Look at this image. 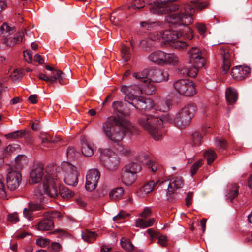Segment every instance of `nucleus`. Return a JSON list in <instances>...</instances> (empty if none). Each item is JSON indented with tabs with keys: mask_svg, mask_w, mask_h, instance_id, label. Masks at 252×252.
<instances>
[{
	"mask_svg": "<svg viewBox=\"0 0 252 252\" xmlns=\"http://www.w3.org/2000/svg\"><path fill=\"white\" fill-rule=\"evenodd\" d=\"M102 132L107 139L116 144L115 151L120 155L129 156L131 153L130 148L120 144L127 133L135 130L133 124L126 118L117 116L109 117L102 124Z\"/></svg>",
	"mask_w": 252,
	"mask_h": 252,
	"instance_id": "f257e3e1",
	"label": "nucleus"
},
{
	"mask_svg": "<svg viewBox=\"0 0 252 252\" xmlns=\"http://www.w3.org/2000/svg\"><path fill=\"white\" fill-rule=\"evenodd\" d=\"M149 10L154 14L166 13L168 12H177L165 17L166 22L170 24H189L192 21L191 15L195 12L194 8L189 4H177L172 3L169 5H150Z\"/></svg>",
	"mask_w": 252,
	"mask_h": 252,
	"instance_id": "f03ea898",
	"label": "nucleus"
},
{
	"mask_svg": "<svg viewBox=\"0 0 252 252\" xmlns=\"http://www.w3.org/2000/svg\"><path fill=\"white\" fill-rule=\"evenodd\" d=\"M60 168H48L45 170L43 185L35 189V195L37 197L46 194L52 198H55L59 194L58 186L60 181Z\"/></svg>",
	"mask_w": 252,
	"mask_h": 252,
	"instance_id": "7ed1b4c3",
	"label": "nucleus"
},
{
	"mask_svg": "<svg viewBox=\"0 0 252 252\" xmlns=\"http://www.w3.org/2000/svg\"><path fill=\"white\" fill-rule=\"evenodd\" d=\"M168 116H160L158 114H144L138 119V124L147 131L155 140L160 139L162 136L163 123Z\"/></svg>",
	"mask_w": 252,
	"mask_h": 252,
	"instance_id": "20e7f679",
	"label": "nucleus"
},
{
	"mask_svg": "<svg viewBox=\"0 0 252 252\" xmlns=\"http://www.w3.org/2000/svg\"><path fill=\"white\" fill-rule=\"evenodd\" d=\"M135 86L123 85L121 91L124 93L125 101L139 110L150 111L154 106L153 100L149 98L135 95L133 91H136Z\"/></svg>",
	"mask_w": 252,
	"mask_h": 252,
	"instance_id": "39448f33",
	"label": "nucleus"
},
{
	"mask_svg": "<svg viewBox=\"0 0 252 252\" xmlns=\"http://www.w3.org/2000/svg\"><path fill=\"white\" fill-rule=\"evenodd\" d=\"M197 110L193 103L186 105L176 114L174 123L179 128L182 129L188 126Z\"/></svg>",
	"mask_w": 252,
	"mask_h": 252,
	"instance_id": "423d86ee",
	"label": "nucleus"
},
{
	"mask_svg": "<svg viewBox=\"0 0 252 252\" xmlns=\"http://www.w3.org/2000/svg\"><path fill=\"white\" fill-rule=\"evenodd\" d=\"M55 168H60V178L63 175L64 182L69 186H75L78 183V177L79 175L76 167L72 164L64 162L61 167L55 166Z\"/></svg>",
	"mask_w": 252,
	"mask_h": 252,
	"instance_id": "0eeeda50",
	"label": "nucleus"
},
{
	"mask_svg": "<svg viewBox=\"0 0 252 252\" xmlns=\"http://www.w3.org/2000/svg\"><path fill=\"white\" fill-rule=\"evenodd\" d=\"M173 88L179 94L191 96L196 94L195 85L192 81L187 79H180L173 83Z\"/></svg>",
	"mask_w": 252,
	"mask_h": 252,
	"instance_id": "6e6552de",
	"label": "nucleus"
},
{
	"mask_svg": "<svg viewBox=\"0 0 252 252\" xmlns=\"http://www.w3.org/2000/svg\"><path fill=\"white\" fill-rule=\"evenodd\" d=\"M21 181L22 175L20 171L11 167L6 176L7 188L11 191L16 190L19 187Z\"/></svg>",
	"mask_w": 252,
	"mask_h": 252,
	"instance_id": "1a4fd4ad",
	"label": "nucleus"
},
{
	"mask_svg": "<svg viewBox=\"0 0 252 252\" xmlns=\"http://www.w3.org/2000/svg\"><path fill=\"white\" fill-rule=\"evenodd\" d=\"M48 168H55V166H47L45 168L42 163H39L33 166L30 173L29 183L31 184L39 183L43 176L46 174L45 170Z\"/></svg>",
	"mask_w": 252,
	"mask_h": 252,
	"instance_id": "9d476101",
	"label": "nucleus"
},
{
	"mask_svg": "<svg viewBox=\"0 0 252 252\" xmlns=\"http://www.w3.org/2000/svg\"><path fill=\"white\" fill-rule=\"evenodd\" d=\"M100 174L96 169L89 170L86 176V189L89 191H92L96 188Z\"/></svg>",
	"mask_w": 252,
	"mask_h": 252,
	"instance_id": "9b49d317",
	"label": "nucleus"
},
{
	"mask_svg": "<svg viewBox=\"0 0 252 252\" xmlns=\"http://www.w3.org/2000/svg\"><path fill=\"white\" fill-rule=\"evenodd\" d=\"M187 56L190 63H195V66L200 68L204 66V60L202 57V53L200 49L194 47L189 49L187 52Z\"/></svg>",
	"mask_w": 252,
	"mask_h": 252,
	"instance_id": "f8f14e48",
	"label": "nucleus"
},
{
	"mask_svg": "<svg viewBox=\"0 0 252 252\" xmlns=\"http://www.w3.org/2000/svg\"><path fill=\"white\" fill-rule=\"evenodd\" d=\"M169 74L165 69H150V80L153 82H163L168 80Z\"/></svg>",
	"mask_w": 252,
	"mask_h": 252,
	"instance_id": "ddd939ff",
	"label": "nucleus"
},
{
	"mask_svg": "<svg viewBox=\"0 0 252 252\" xmlns=\"http://www.w3.org/2000/svg\"><path fill=\"white\" fill-rule=\"evenodd\" d=\"M220 54L223 58V71L226 73L228 71L231 67L234 53L231 50H229L228 49L221 48L220 50Z\"/></svg>",
	"mask_w": 252,
	"mask_h": 252,
	"instance_id": "4468645a",
	"label": "nucleus"
},
{
	"mask_svg": "<svg viewBox=\"0 0 252 252\" xmlns=\"http://www.w3.org/2000/svg\"><path fill=\"white\" fill-rule=\"evenodd\" d=\"M184 183L181 177H172L169 182L167 189V196H171L178 189L182 188Z\"/></svg>",
	"mask_w": 252,
	"mask_h": 252,
	"instance_id": "2eb2a0df",
	"label": "nucleus"
},
{
	"mask_svg": "<svg viewBox=\"0 0 252 252\" xmlns=\"http://www.w3.org/2000/svg\"><path fill=\"white\" fill-rule=\"evenodd\" d=\"M250 68L246 66H238L232 68L231 71L232 77L236 79H243L250 74Z\"/></svg>",
	"mask_w": 252,
	"mask_h": 252,
	"instance_id": "dca6fc26",
	"label": "nucleus"
},
{
	"mask_svg": "<svg viewBox=\"0 0 252 252\" xmlns=\"http://www.w3.org/2000/svg\"><path fill=\"white\" fill-rule=\"evenodd\" d=\"M151 82L152 81L150 80L146 81V82L141 85V87L134 85V86L136 88V91H133V92L138 94H145L147 95H151L154 94L156 92V87Z\"/></svg>",
	"mask_w": 252,
	"mask_h": 252,
	"instance_id": "f3484780",
	"label": "nucleus"
},
{
	"mask_svg": "<svg viewBox=\"0 0 252 252\" xmlns=\"http://www.w3.org/2000/svg\"><path fill=\"white\" fill-rule=\"evenodd\" d=\"M165 53L161 50H156L149 54L147 58L148 60L153 63L159 66H163Z\"/></svg>",
	"mask_w": 252,
	"mask_h": 252,
	"instance_id": "a211bd4d",
	"label": "nucleus"
},
{
	"mask_svg": "<svg viewBox=\"0 0 252 252\" xmlns=\"http://www.w3.org/2000/svg\"><path fill=\"white\" fill-rule=\"evenodd\" d=\"M54 227V223L52 220L44 217L36 225L35 228L39 231H46L52 230Z\"/></svg>",
	"mask_w": 252,
	"mask_h": 252,
	"instance_id": "6ab92c4d",
	"label": "nucleus"
},
{
	"mask_svg": "<svg viewBox=\"0 0 252 252\" xmlns=\"http://www.w3.org/2000/svg\"><path fill=\"white\" fill-rule=\"evenodd\" d=\"M162 36V43L169 46L179 38V33L176 31L168 30L163 31Z\"/></svg>",
	"mask_w": 252,
	"mask_h": 252,
	"instance_id": "aec40b11",
	"label": "nucleus"
},
{
	"mask_svg": "<svg viewBox=\"0 0 252 252\" xmlns=\"http://www.w3.org/2000/svg\"><path fill=\"white\" fill-rule=\"evenodd\" d=\"M149 156L145 153H141L136 157L137 160L139 162L146 163L150 167L153 172H156L158 169V165L153 161L149 160Z\"/></svg>",
	"mask_w": 252,
	"mask_h": 252,
	"instance_id": "412c9836",
	"label": "nucleus"
},
{
	"mask_svg": "<svg viewBox=\"0 0 252 252\" xmlns=\"http://www.w3.org/2000/svg\"><path fill=\"white\" fill-rule=\"evenodd\" d=\"M112 107L113 110V113L116 115L114 116L117 117H123L124 118H126V117L122 116H119L120 114L126 116V112H125V107L126 105H125L122 101H114L112 104ZM127 119H128L127 118Z\"/></svg>",
	"mask_w": 252,
	"mask_h": 252,
	"instance_id": "4be33fe9",
	"label": "nucleus"
},
{
	"mask_svg": "<svg viewBox=\"0 0 252 252\" xmlns=\"http://www.w3.org/2000/svg\"><path fill=\"white\" fill-rule=\"evenodd\" d=\"M178 56L174 53H165L163 65L175 66L179 63Z\"/></svg>",
	"mask_w": 252,
	"mask_h": 252,
	"instance_id": "5701e85b",
	"label": "nucleus"
},
{
	"mask_svg": "<svg viewBox=\"0 0 252 252\" xmlns=\"http://www.w3.org/2000/svg\"><path fill=\"white\" fill-rule=\"evenodd\" d=\"M24 34L22 32H17L13 38L11 35L2 39L3 43L7 46H12L22 42Z\"/></svg>",
	"mask_w": 252,
	"mask_h": 252,
	"instance_id": "b1692460",
	"label": "nucleus"
},
{
	"mask_svg": "<svg viewBox=\"0 0 252 252\" xmlns=\"http://www.w3.org/2000/svg\"><path fill=\"white\" fill-rule=\"evenodd\" d=\"M194 12L191 15L192 21L189 24H172L174 26H179V25H183V28L181 32L179 33V36H183L185 38L191 40L193 37V31L192 29L188 25L191 24L193 21V15Z\"/></svg>",
	"mask_w": 252,
	"mask_h": 252,
	"instance_id": "393cba45",
	"label": "nucleus"
},
{
	"mask_svg": "<svg viewBox=\"0 0 252 252\" xmlns=\"http://www.w3.org/2000/svg\"><path fill=\"white\" fill-rule=\"evenodd\" d=\"M132 75L133 78L143 84L146 81L150 80V70L144 69L141 71L133 72Z\"/></svg>",
	"mask_w": 252,
	"mask_h": 252,
	"instance_id": "a878e982",
	"label": "nucleus"
},
{
	"mask_svg": "<svg viewBox=\"0 0 252 252\" xmlns=\"http://www.w3.org/2000/svg\"><path fill=\"white\" fill-rule=\"evenodd\" d=\"M226 99L229 104H233L238 99V93L236 89L229 87L225 91Z\"/></svg>",
	"mask_w": 252,
	"mask_h": 252,
	"instance_id": "bb28decb",
	"label": "nucleus"
},
{
	"mask_svg": "<svg viewBox=\"0 0 252 252\" xmlns=\"http://www.w3.org/2000/svg\"><path fill=\"white\" fill-rule=\"evenodd\" d=\"M136 175L123 169V172L121 175V180L123 183L126 186H129L133 184L136 179Z\"/></svg>",
	"mask_w": 252,
	"mask_h": 252,
	"instance_id": "cd10ccee",
	"label": "nucleus"
},
{
	"mask_svg": "<svg viewBox=\"0 0 252 252\" xmlns=\"http://www.w3.org/2000/svg\"><path fill=\"white\" fill-rule=\"evenodd\" d=\"M157 183L156 184L154 181H150L145 184L139 190L140 195L144 197L152 192Z\"/></svg>",
	"mask_w": 252,
	"mask_h": 252,
	"instance_id": "c85d7f7f",
	"label": "nucleus"
},
{
	"mask_svg": "<svg viewBox=\"0 0 252 252\" xmlns=\"http://www.w3.org/2000/svg\"><path fill=\"white\" fill-rule=\"evenodd\" d=\"M14 32V29L7 23H4L0 28V38L3 39L11 35Z\"/></svg>",
	"mask_w": 252,
	"mask_h": 252,
	"instance_id": "c756f323",
	"label": "nucleus"
},
{
	"mask_svg": "<svg viewBox=\"0 0 252 252\" xmlns=\"http://www.w3.org/2000/svg\"><path fill=\"white\" fill-rule=\"evenodd\" d=\"M27 161V157L24 155H19L15 158V164L11 167H13L15 170H19L21 172L23 166Z\"/></svg>",
	"mask_w": 252,
	"mask_h": 252,
	"instance_id": "7c9ffc66",
	"label": "nucleus"
},
{
	"mask_svg": "<svg viewBox=\"0 0 252 252\" xmlns=\"http://www.w3.org/2000/svg\"><path fill=\"white\" fill-rule=\"evenodd\" d=\"M43 207L38 204L31 203L30 204L29 209L25 208L23 210L24 216L28 220L32 218V211L40 210Z\"/></svg>",
	"mask_w": 252,
	"mask_h": 252,
	"instance_id": "2f4dec72",
	"label": "nucleus"
},
{
	"mask_svg": "<svg viewBox=\"0 0 252 252\" xmlns=\"http://www.w3.org/2000/svg\"><path fill=\"white\" fill-rule=\"evenodd\" d=\"M81 152L86 157H91L94 154V150L89 145L87 140L84 138L81 140Z\"/></svg>",
	"mask_w": 252,
	"mask_h": 252,
	"instance_id": "473e14b6",
	"label": "nucleus"
},
{
	"mask_svg": "<svg viewBox=\"0 0 252 252\" xmlns=\"http://www.w3.org/2000/svg\"><path fill=\"white\" fill-rule=\"evenodd\" d=\"M15 148L11 145L7 146L5 149L0 150V167L4 162V158L13 152Z\"/></svg>",
	"mask_w": 252,
	"mask_h": 252,
	"instance_id": "72a5a7b5",
	"label": "nucleus"
},
{
	"mask_svg": "<svg viewBox=\"0 0 252 252\" xmlns=\"http://www.w3.org/2000/svg\"><path fill=\"white\" fill-rule=\"evenodd\" d=\"M141 169V168L140 164L134 162L126 165L123 168L125 171L132 173L135 175L137 173L140 171Z\"/></svg>",
	"mask_w": 252,
	"mask_h": 252,
	"instance_id": "f704fd0d",
	"label": "nucleus"
},
{
	"mask_svg": "<svg viewBox=\"0 0 252 252\" xmlns=\"http://www.w3.org/2000/svg\"><path fill=\"white\" fill-rule=\"evenodd\" d=\"M155 220V219L154 218H151L148 220H144L142 219L138 218L135 221L136 226L141 228L148 227L153 225Z\"/></svg>",
	"mask_w": 252,
	"mask_h": 252,
	"instance_id": "c9c22d12",
	"label": "nucleus"
},
{
	"mask_svg": "<svg viewBox=\"0 0 252 252\" xmlns=\"http://www.w3.org/2000/svg\"><path fill=\"white\" fill-rule=\"evenodd\" d=\"M27 133L26 130H16L15 131L9 133L5 135L6 139H17L24 136Z\"/></svg>",
	"mask_w": 252,
	"mask_h": 252,
	"instance_id": "e433bc0d",
	"label": "nucleus"
},
{
	"mask_svg": "<svg viewBox=\"0 0 252 252\" xmlns=\"http://www.w3.org/2000/svg\"><path fill=\"white\" fill-rule=\"evenodd\" d=\"M198 68L195 66L193 70H189L188 68L185 67H181L179 69V71L180 74L184 76H189L191 77H195L198 72Z\"/></svg>",
	"mask_w": 252,
	"mask_h": 252,
	"instance_id": "4c0bfd02",
	"label": "nucleus"
},
{
	"mask_svg": "<svg viewBox=\"0 0 252 252\" xmlns=\"http://www.w3.org/2000/svg\"><path fill=\"white\" fill-rule=\"evenodd\" d=\"M97 236V234L95 232L87 230L82 232V237L83 240L87 242L91 243L95 240Z\"/></svg>",
	"mask_w": 252,
	"mask_h": 252,
	"instance_id": "58836bf2",
	"label": "nucleus"
},
{
	"mask_svg": "<svg viewBox=\"0 0 252 252\" xmlns=\"http://www.w3.org/2000/svg\"><path fill=\"white\" fill-rule=\"evenodd\" d=\"M124 190L121 187L113 189L109 192V197L111 199L115 200L121 198L123 194Z\"/></svg>",
	"mask_w": 252,
	"mask_h": 252,
	"instance_id": "ea45409f",
	"label": "nucleus"
},
{
	"mask_svg": "<svg viewBox=\"0 0 252 252\" xmlns=\"http://www.w3.org/2000/svg\"><path fill=\"white\" fill-rule=\"evenodd\" d=\"M120 243L122 247L127 252H131L134 250V246L128 239L123 237Z\"/></svg>",
	"mask_w": 252,
	"mask_h": 252,
	"instance_id": "a19ab883",
	"label": "nucleus"
},
{
	"mask_svg": "<svg viewBox=\"0 0 252 252\" xmlns=\"http://www.w3.org/2000/svg\"><path fill=\"white\" fill-rule=\"evenodd\" d=\"M59 194L62 198H68L73 196L72 191L69 190L67 187H62L59 189Z\"/></svg>",
	"mask_w": 252,
	"mask_h": 252,
	"instance_id": "79ce46f5",
	"label": "nucleus"
},
{
	"mask_svg": "<svg viewBox=\"0 0 252 252\" xmlns=\"http://www.w3.org/2000/svg\"><path fill=\"white\" fill-rule=\"evenodd\" d=\"M50 78H55V82L58 80L59 83L63 84L64 79V73L60 70H54L52 74L49 75Z\"/></svg>",
	"mask_w": 252,
	"mask_h": 252,
	"instance_id": "37998d69",
	"label": "nucleus"
},
{
	"mask_svg": "<svg viewBox=\"0 0 252 252\" xmlns=\"http://www.w3.org/2000/svg\"><path fill=\"white\" fill-rule=\"evenodd\" d=\"M121 55L122 59L124 61H128L130 58V48L123 45L121 49Z\"/></svg>",
	"mask_w": 252,
	"mask_h": 252,
	"instance_id": "c03bdc74",
	"label": "nucleus"
},
{
	"mask_svg": "<svg viewBox=\"0 0 252 252\" xmlns=\"http://www.w3.org/2000/svg\"><path fill=\"white\" fill-rule=\"evenodd\" d=\"M66 155L67 158L70 160H74L79 156V153L74 147H69L66 150Z\"/></svg>",
	"mask_w": 252,
	"mask_h": 252,
	"instance_id": "a18cd8bd",
	"label": "nucleus"
},
{
	"mask_svg": "<svg viewBox=\"0 0 252 252\" xmlns=\"http://www.w3.org/2000/svg\"><path fill=\"white\" fill-rule=\"evenodd\" d=\"M204 157L207 159L208 164H210L214 161L217 155L214 151L208 150L204 153Z\"/></svg>",
	"mask_w": 252,
	"mask_h": 252,
	"instance_id": "49530a36",
	"label": "nucleus"
},
{
	"mask_svg": "<svg viewBox=\"0 0 252 252\" xmlns=\"http://www.w3.org/2000/svg\"><path fill=\"white\" fill-rule=\"evenodd\" d=\"M0 198L7 199L4 179L1 175H0Z\"/></svg>",
	"mask_w": 252,
	"mask_h": 252,
	"instance_id": "de8ad7c7",
	"label": "nucleus"
},
{
	"mask_svg": "<svg viewBox=\"0 0 252 252\" xmlns=\"http://www.w3.org/2000/svg\"><path fill=\"white\" fill-rule=\"evenodd\" d=\"M98 152L100 153V158L101 160L103 159L105 157L109 158L111 157L114 153V151L109 148H100L98 150Z\"/></svg>",
	"mask_w": 252,
	"mask_h": 252,
	"instance_id": "09e8293b",
	"label": "nucleus"
},
{
	"mask_svg": "<svg viewBox=\"0 0 252 252\" xmlns=\"http://www.w3.org/2000/svg\"><path fill=\"white\" fill-rule=\"evenodd\" d=\"M188 46V45L186 42L179 41L178 39L175 40V41H174L170 45H169V46L178 50L184 49L186 48Z\"/></svg>",
	"mask_w": 252,
	"mask_h": 252,
	"instance_id": "8fccbe9b",
	"label": "nucleus"
},
{
	"mask_svg": "<svg viewBox=\"0 0 252 252\" xmlns=\"http://www.w3.org/2000/svg\"><path fill=\"white\" fill-rule=\"evenodd\" d=\"M43 216L44 217H47L48 219L52 220L53 221L54 219L60 218L62 217L61 214L56 210L46 212L44 213Z\"/></svg>",
	"mask_w": 252,
	"mask_h": 252,
	"instance_id": "3c124183",
	"label": "nucleus"
},
{
	"mask_svg": "<svg viewBox=\"0 0 252 252\" xmlns=\"http://www.w3.org/2000/svg\"><path fill=\"white\" fill-rule=\"evenodd\" d=\"M157 108L159 111L166 112L169 110V103L168 101L160 100L158 103Z\"/></svg>",
	"mask_w": 252,
	"mask_h": 252,
	"instance_id": "603ef678",
	"label": "nucleus"
},
{
	"mask_svg": "<svg viewBox=\"0 0 252 252\" xmlns=\"http://www.w3.org/2000/svg\"><path fill=\"white\" fill-rule=\"evenodd\" d=\"M163 31L154 32L150 33L149 38L153 41H159L162 43Z\"/></svg>",
	"mask_w": 252,
	"mask_h": 252,
	"instance_id": "864d4df0",
	"label": "nucleus"
},
{
	"mask_svg": "<svg viewBox=\"0 0 252 252\" xmlns=\"http://www.w3.org/2000/svg\"><path fill=\"white\" fill-rule=\"evenodd\" d=\"M23 76L22 71L17 69H14L10 75V77L13 81L20 80Z\"/></svg>",
	"mask_w": 252,
	"mask_h": 252,
	"instance_id": "5fc2aeb1",
	"label": "nucleus"
},
{
	"mask_svg": "<svg viewBox=\"0 0 252 252\" xmlns=\"http://www.w3.org/2000/svg\"><path fill=\"white\" fill-rule=\"evenodd\" d=\"M37 77L41 80L46 81L50 85H52L55 82V78H50V76H47L42 73H40L37 75Z\"/></svg>",
	"mask_w": 252,
	"mask_h": 252,
	"instance_id": "6e6d98bb",
	"label": "nucleus"
},
{
	"mask_svg": "<svg viewBox=\"0 0 252 252\" xmlns=\"http://www.w3.org/2000/svg\"><path fill=\"white\" fill-rule=\"evenodd\" d=\"M196 27L200 35H201L202 37H204L207 31L206 26L202 23H197L196 24Z\"/></svg>",
	"mask_w": 252,
	"mask_h": 252,
	"instance_id": "4d7b16f0",
	"label": "nucleus"
},
{
	"mask_svg": "<svg viewBox=\"0 0 252 252\" xmlns=\"http://www.w3.org/2000/svg\"><path fill=\"white\" fill-rule=\"evenodd\" d=\"M7 220L12 223H16L19 221V218L17 212L9 214L7 216Z\"/></svg>",
	"mask_w": 252,
	"mask_h": 252,
	"instance_id": "13d9d810",
	"label": "nucleus"
},
{
	"mask_svg": "<svg viewBox=\"0 0 252 252\" xmlns=\"http://www.w3.org/2000/svg\"><path fill=\"white\" fill-rule=\"evenodd\" d=\"M202 159H200L195 163H194L191 166L190 169V172L192 175H194L198 170V169L202 165Z\"/></svg>",
	"mask_w": 252,
	"mask_h": 252,
	"instance_id": "bf43d9fd",
	"label": "nucleus"
},
{
	"mask_svg": "<svg viewBox=\"0 0 252 252\" xmlns=\"http://www.w3.org/2000/svg\"><path fill=\"white\" fill-rule=\"evenodd\" d=\"M209 5V3L207 1L201 2L199 0L195 1L194 3V6L196 8L199 10H201L204 8L207 7Z\"/></svg>",
	"mask_w": 252,
	"mask_h": 252,
	"instance_id": "052dcab7",
	"label": "nucleus"
},
{
	"mask_svg": "<svg viewBox=\"0 0 252 252\" xmlns=\"http://www.w3.org/2000/svg\"><path fill=\"white\" fill-rule=\"evenodd\" d=\"M216 146L220 149H224L227 147V142L225 139H218L216 140Z\"/></svg>",
	"mask_w": 252,
	"mask_h": 252,
	"instance_id": "680f3d73",
	"label": "nucleus"
},
{
	"mask_svg": "<svg viewBox=\"0 0 252 252\" xmlns=\"http://www.w3.org/2000/svg\"><path fill=\"white\" fill-rule=\"evenodd\" d=\"M131 6L135 8H142L144 7V1L142 0H135L132 2Z\"/></svg>",
	"mask_w": 252,
	"mask_h": 252,
	"instance_id": "e2e57ef3",
	"label": "nucleus"
},
{
	"mask_svg": "<svg viewBox=\"0 0 252 252\" xmlns=\"http://www.w3.org/2000/svg\"><path fill=\"white\" fill-rule=\"evenodd\" d=\"M238 195V188L236 186H235L234 189L230 192L227 195L228 199L232 200L234 199Z\"/></svg>",
	"mask_w": 252,
	"mask_h": 252,
	"instance_id": "0e129e2a",
	"label": "nucleus"
},
{
	"mask_svg": "<svg viewBox=\"0 0 252 252\" xmlns=\"http://www.w3.org/2000/svg\"><path fill=\"white\" fill-rule=\"evenodd\" d=\"M128 215V214L126 213L123 211H120L117 215L114 216L113 218V220L115 221H117L118 220L126 218Z\"/></svg>",
	"mask_w": 252,
	"mask_h": 252,
	"instance_id": "69168bd1",
	"label": "nucleus"
},
{
	"mask_svg": "<svg viewBox=\"0 0 252 252\" xmlns=\"http://www.w3.org/2000/svg\"><path fill=\"white\" fill-rule=\"evenodd\" d=\"M24 57L25 60L28 63H32V55L31 52L29 50H26L24 52Z\"/></svg>",
	"mask_w": 252,
	"mask_h": 252,
	"instance_id": "338daca9",
	"label": "nucleus"
},
{
	"mask_svg": "<svg viewBox=\"0 0 252 252\" xmlns=\"http://www.w3.org/2000/svg\"><path fill=\"white\" fill-rule=\"evenodd\" d=\"M158 243L162 246L167 244V237L165 235H160L158 237Z\"/></svg>",
	"mask_w": 252,
	"mask_h": 252,
	"instance_id": "774afa93",
	"label": "nucleus"
}]
</instances>
